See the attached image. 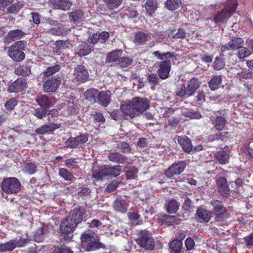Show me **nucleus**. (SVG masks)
Masks as SVG:
<instances>
[{
	"label": "nucleus",
	"instance_id": "obj_1",
	"mask_svg": "<svg viewBox=\"0 0 253 253\" xmlns=\"http://www.w3.org/2000/svg\"><path fill=\"white\" fill-rule=\"evenodd\" d=\"M149 106L146 99L135 97L128 102L122 104L121 109L125 116L133 118L141 114Z\"/></svg>",
	"mask_w": 253,
	"mask_h": 253
},
{
	"label": "nucleus",
	"instance_id": "obj_2",
	"mask_svg": "<svg viewBox=\"0 0 253 253\" xmlns=\"http://www.w3.org/2000/svg\"><path fill=\"white\" fill-rule=\"evenodd\" d=\"M135 241L141 247L152 251L155 247V242L151 233L146 230H138L136 233Z\"/></svg>",
	"mask_w": 253,
	"mask_h": 253
},
{
	"label": "nucleus",
	"instance_id": "obj_3",
	"mask_svg": "<svg viewBox=\"0 0 253 253\" xmlns=\"http://www.w3.org/2000/svg\"><path fill=\"white\" fill-rule=\"evenodd\" d=\"M26 46V42L20 41L11 45L8 49V54L14 61L20 62L25 58L23 50Z\"/></svg>",
	"mask_w": 253,
	"mask_h": 253
},
{
	"label": "nucleus",
	"instance_id": "obj_4",
	"mask_svg": "<svg viewBox=\"0 0 253 253\" xmlns=\"http://www.w3.org/2000/svg\"><path fill=\"white\" fill-rule=\"evenodd\" d=\"M199 86L198 81L193 79L190 81L186 87L184 84L179 85L176 93L181 97H188L193 94Z\"/></svg>",
	"mask_w": 253,
	"mask_h": 253
},
{
	"label": "nucleus",
	"instance_id": "obj_5",
	"mask_svg": "<svg viewBox=\"0 0 253 253\" xmlns=\"http://www.w3.org/2000/svg\"><path fill=\"white\" fill-rule=\"evenodd\" d=\"M21 183L15 177H9L4 179L2 182V189L8 194H13L18 192L20 189Z\"/></svg>",
	"mask_w": 253,
	"mask_h": 253
},
{
	"label": "nucleus",
	"instance_id": "obj_6",
	"mask_svg": "<svg viewBox=\"0 0 253 253\" xmlns=\"http://www.w3.org/2000/svg\"><path fill=\"white\" fill-rule=\"evenodd\" d=\"M228 1L229 0H227ZM232 2L231 7H226L221 12L218 13L214 18L215 23L224 22L231 16L236 10L237 7L236 0H230Z\"/></svg>",
	"mask_w": 253,
	"mask_h": 253
},
{
	"label": "nucleus",
	"instance_id": "obj_7",
	"mask_svg": "<svg viewBox=\"0 0 253 253\" xmlns=\"http://www.w3.org/2000/svg\"><path fill=\"white\" fill-rule=\"evenodd\" d=\"M211 206L213 212L216 215V220L218 221L222 220L226 212L222 203L218 200H214L211 202Z\"/></svg>",
	"mask_w": 253,
	"mask_h": 253
},
{
	"label": "nucleus",
	"instance_id": "obj_8",
	"mask_svg": "<svg viewBox=\"0 0 253 253\" xmlns=\"http://www.w3.org/2000/svg\"><path fill=\"white\" fill-rule=\"evenodd\" d=\"M171 70V64L169 60L161 61L159 64L157 73L159 77L162 80L167 79Z\"/></svg>",
	"mask_w": 253,
	"mask_h": 253
},
{
	"label": "nucleus",
	"instance_id": "obj_9",
	"mask_svg": "<svg viewBox=\"0 0 253 253\" xmlns=\"http://www.w3.org/2000/svg\"><path fill=\"white\" fill-rule=\"evenodd\" d=\"M74 76L77 81L84 83L89 77L88 70L83 65H78L75 69Z\"/></svg>",
	"mask_w": 253,
	"mask_h": 253
},
{
	"label": "nucleus",
	"instance_id": "obj_10",
	"mask_svg": "<svg viewBox=\"0 0 253 253\" xmlns=\"http://www.w3.org/2000/svg\"><path fill=\"white\" fill-rule=\"evenodd\" d=\"M186 167V164L183 161L179 162L176 164L172 165L165 172L166 175L170 178L174 175H177L181 173L184 169Z\"/></svg>",
	"mask_w": 253,
	"mask_h": 253
},
{
	"label": "nucleus",
	"instance_id": "obj_11",
	"mask_svg": "<svg viewBox=\"0 0 253 253\" xmlns=\"http://www.w3.org/2000/svg\"><path fill=\"white\" fill-rule=\"evenodd\" d=\"M27 88L26 79L21 78L17 79L12 83L8 87L10 92H19Z\"/></svg>",
	"mask_w": 253,
	"mask_h": 253
},
{
	"label": "nucleus",
	"instance_id": "obj_12",
	"mask_svg": "<svg viewBox=\"0 0 253 253\" xmlns=\"http://www.w3.org/2000/svg\"><path fill=\"white\" fill-rule=\"evenodd\" d=\"M61 83L60 78L52 77L46 81L43 84V89L46 92H54L59 87Z\"/></svg>",
	"mask_w": 253,
	"mask_h": 253
},
{
	"label": "nucleus",
	"instance_id": "obj_13",
	"mask_svg": "<svg viewBox=\"0 0 253 253\" xmlns=\"http://www.w3.org/2000/svg\"><path fill=\"white\" fill-rule=\"evenodd\" d=\"M75 222L69 219L67 217L60 223V229L62 234H68L73 232L77 227Z\"/></svg>",
	"mask_w": 253,
	"mask_h": 253
},
{
	"label": "nucleus",
	"instance_id": "obj_14",
	"mask_svg": "<svg viewBox=\"0 0 253 253\" xmlns=\"http://www.w3.org/2000/svg\"><path fill=\"white\" fill-rule=\"evenodd\" d=\"M85 213V210L83 208H78L71 211L67 217L75 222L77 225L78 224L81 222L83 219V216Z\"/></svg>",
	"mask_w": 253,
	"mask_h": 253
},
{
	"label": "nucleus",
	"instance_id": "obj_15",
	"mask_svg": "<svg viewBox=\"0 0 253 253\" xmlns=\"http://www.w3.org/2000/svg\"><path fill=\"white\" fill-rule=\"evenodd\" d=\"M218 192L223 197L229 195V188L227 184L226 179L223 177H219L216 182Z\"/></svg>",
	"mask_w": 253,
	"mask_h": 253
},
{
	"label": "nucleus",
	"instance_id": "obj_16",
	"mask_svg": "<svg viewBox=\"0 0 253 253\" xmlns=\"http://www.w3.org/2000/svg\"><path fill=\"white\" fill-rule=\"evenodd\" d=\"M153 38V35L152 34L142 32H138L135 35V40L136 42L139 44H145L147 41L153 42H154Z\"/></svg>",
	"mask_w": 253,
	"mask_h": 253
},
{
	"label": "nucleus",
	"instance_id": "obj_17",
	"mask_svg": "<svg viewBox=\"0 0 253 253\" xmlns=\"http://www.w3.org/2000/svg\"><path fill=\"white\" fill-rule=\"evenodd\" d=\"M128 202L122 197L117 198L114 203V210L121 213H125L127 211Z\"/></svg>",
	"mask_w": 253,
	"mask_h": 253
},
{
	"label": "nucleus",
	"instance_id": "obj_18",
	"mask_svg": "<svg viewBox=\"0 0 253 253\" xmlns=\"http://www.w3.org/2000/svg\"><path fill=\"white\" fill-rule=\"evenodd\" d=\"M50 3L54 8L63 10L69 9L72 5L68 0H50Z\"/></svg>",
	"mask_w": 253,
	"mask_h": 253
},
{
	"label": "nucleus",
	"instance_id": "obj_19",
	"mask_svg": "<svg viewBox=\"0 0 253 253\" xmlns=\"http://www.w3.org/2000/svg\"><path fill=\"white\" fill-rule=\"evenodd\" d=\"M60 124H52L44 125L36 129L35 132L37 134H43L49 132H52L55 129L59 128Z\"/></svg>",
	"mask_w": 253,
	"mask_h": 253
},
{
	"label": "nucleus",
	"instance_id": "obj_20",
	"mask_svg": "<svg viewBox=\"0 0 253 253\" xmlns=\"http://www.w3.org/2000/svg\"><path fill=\"white\" fill-rule=\"evenodd\" d=\"M35 100L42 108H48L53 104L52 100L45 95H37Z\"/></svg>",
	"mask_w": 253,
	"mask_h": 253
},
{
	"label": "nucleus",
	"instance_id": "obj_21",
	"mask_svg": "<svg viewBox=\"0 0 253 253\" xmlns=\"http://www.w3.org/2000/svg\"><path fill=\"white\" fill-rule=\"evenodd\" d=\"M100 92L96 89L90 88L84 93L85 98L92 103L98 102Z\"/></svg>",
	"mask_w": 253,
	"mask_h": 253
},
{
	"label": "nucleus",
	"instance_id": "obj_22",
	"mask_svg": "<svg viewBox=\"0 0 253 253\" xmlns=\"http://www.w3.org/2000/svg\"><path fill=\"white\" fill-rule=\"evenodd\" d=\"M110 161L116 164H124L126 157L119 152H112L109 153L108 156Z\"/></svg>",
	"mask_w": 253,
	"mask_h": 253
},
{
	"label": "nucleus",
	"instance_id": "obj_23",
	"mask_svg": "<svg viewBox=\"0 0 253 253\" xmlns=\"http://www.w3.org/2000/svg\"><path fill=\"white\" fill-rule=\"evenodd\" d=\"M177 140L185 152L190 153L193 151L190 140L187 137L179 136Z\"/></svg>",
	"mask_w": 253,
	"mask_h": 253
},
{
	"label": "nucleus",
	"instance_id": "obj_24",
	"mask_svg": "<svg viewBox=\"0 0 253 253\" xmlns=\"http://www.w3.org/2000/svg\"><path fill=\"white\" fill-rule=\"evenodd\" d=\"M47 232V226L45 225H41V227L37 229L35 233V241L37 242H41Z\"/></svg>",
	"mask_w": 253,
	"mask_h": 253
},
{
	"label": "nucleus",
	"instance_id": "obj_25",
	"mask_svg": "<svg viewBox=\"0 0 253 253\" xmlns=\"http://www.w3.org/2000/svg\"><path fill=\"white\" fill-rule=\"evenodd\" d=\"M196 215L198 220L201 222H208L211 217V211L204 209H198L197 211Z\"/></svg>",
	"mask_w": 253,
	"mask_h": 253
},
{
	"label": "nucleus",
	"instance_id": "obj_26",
	"mask_svg": "<svg viewBox=\"0 0 253 253\" xmlns=\"http://www.w3.org/2000/svg\"><path fill=\"white\" fill-rule=\"evenodd\" d=\"M214 157L216 160L222 165L228 163L229 159V154L223 150L217 151L214 153Z\"/></svg>",
	"mask_w": 253,
	"mask_h": 253
},
{
	"label": "nucleus",
	"instance_id": "obj_27",
	"mask_svg": "<svg viewBox=\"0 0 253 253\" xmlns=\"http://www.w3.org/2000/svg\"><path fill=\"white\" fill-rule=\"evenodd\" d=\"M105 167H94L92 169V177L98 180L102 179L106 176Z\"/></svg>",
	"mask_w": 253,
	"mask_h": 253
},
{
	"label": "nucleus",
	"instance_id": "obj_28",
	"mask_svg": "<svg viewBox=\"0 0 253 253\" xmlns=\"http://www.w3.org/2000/svg\"><path fill=\"white\" fill-rule=\"evenodd\" d=\"M158 2L156 0H147L145 3V8L147 14L151 16L157 8Z\"/></svg>",
	"mask_w": 253,
	"mask_h": 253
},
{
	"label": "nucleus",
	"instance_id": "obj_29",
	"mask_svg": "<svg viewBox=\"0 0 253 253\" xmlns=\"http://www.w3.org/2000/svg\"><path fill=\"white\" fill-rule=\"evenodd\" d=\"M105 167L106 176L116 177L120 174L121 167L119 165L113 167L105 166Z\"/></svg>",
	"mask_w": 253,
	"mask_h": 253
},
{
	"label": "nucleus",
	"instance_id": "obj_30",
	"mask_svg": "<svg viewBox=\"0 0 253 253\" xmlns=\"http://www.w3.org/2000/svg\"><path fill=\"white\" fill-rule=\"evenodd\" d=\"M31 73V67L27 64L20 65L15 69V73L19 76H26Z\"/></svg>",
	"mask_w": 253,
	"mask_h": 253
},
{
	"label": "nucleus",
	"instance_id": "obj_31",
	"mask_svg": "<svg viewBox=\"0 0 253 253\" xmlns=\"http://www.w3.org/2000/svg\"><path fill=\"white\" fill-rule=\"evenodd\" d=\"M222 77L221 76H214L209 82V86L211 90L218 89L221 83Z\"/></svg>",
	"mask_w": 253,
	"mask_h": 253
},
{
	"label": "nucleus",
	"instance_id": "obj_32",
	"mask_svg": "<svg viewBox=\"0 0 253 253\" xmlns=\"http://www.w3.org/2000/svg\"><path fill=\"white\" fill-rule=\"evenodd\" d=\"M59 175L66 181H73L76 179L72 173L65 168L59 169Z\"/></svg>",
	"mask_w": 253,
	"mask_h": 253
},
{
	"label": "nucleus",
	"instance_id": "obj_33",
	"mask_svg": "<svg viewBox=\"0 0 253 253\" xmlns=\"http://www.w3.org/2000/svg\"><path fill=\"white\" fill-rule=\"evenodd\" d=\"M122 50L121 49H117L109 53L107 55V59L109 62H115L117 64V61H118L120 57L122 55Z\"/></svg>",
	"mask_w": 253,
	"mask_h": 253
},
{
	"label": "nucleus",
	"instance_id": "obj_34",
	"mask_svg": "<svg viewBox=\"0 0 253 253\" xmlns=\"http://www.w3.org/2000/svg\"><path fill=\"white\" fill-rule=\"evenodd\" d=\"M182 242L179 240H173L169 244V248L172 253H180L182 247Z\"/></svg>",
	"mask_w": 253,
	"mask_h": 253
},
{
	"label": "nucleus",
	"instance_id": "obj_35",
	"mask_svg": "<svg viewBox=\"0 0 253 253\" xmlns=\"http://www.w3.org/2000/svg\"><path fill=\"white\" fill-rule=\"evenodd\" d=\"M70 18L75 22H79L85 18L84 14L80 9L72 11L70 13Z\"/></svg>",
	"mask_w": 253,
	"mask_h": 253
},
{
	"label": "nucleus",
	"instance_id": "obj_36",
	"mask_svg": "<svg viewBox=\"0 0 253 253\" xmlns=\"http://www.w3.org/2000/svg\"><path fill=\"white\" fill-rule=\"evenodd\" d=\"M24 33L21 30L17 29L10 31L7 34V39L14 41L23 37Z\"/></svg>",
	"mask_w": 253,
	"mask_h": 253
},
{
	"label": "nucleus",
	"instance_id": "obj_37",
	"mask_svg": "<svg viewBox=\"0 0 253 253\" xmlns=\"http://www.w3.org/2000/svg\"><path fill=\"white\" fill-rule=\"evenodd\" d=\"M97 237L90 231H86L81 235V239L83 243H88Z\"/></svg>",
	"mask_w": 253,
	"mask_h": 253
},
{
	"label": "nucleus",
	"instance_id": "obj_38",
	"mask_svg": "<svg viewBox=\"0 0 253 253\" xmlns=\"http://www.w3.org/2000/svg\"><path fill=\"white\" fill-rule=\"evenodd\" d=\"M181 4L180 0H167L165 2V6L170 10H174L178 8Z\"/></svg>",
	"mask_w": 253,
	"mask_h": 253
},
{
	"label": "nucleus",
	"instance_id": "obj_39",
	"mask_svg": "<svg viewBox=\"0 0 253 253\" xmlns=\"http://www.w3.org/2000/svg\"><path fill=\"white\" fill-rule=\"evenodd\" d=\"M57 49L55 51L57 54H59L61 53V50L63 48H68L70 47V42L68 41H57L55 43Z\"/></svg>",
	"mask_w": 253,
	"mask_h": 253
},
{
	"label": "nucleus",
	"instance_id": "obj_40",
	"mask_svg": "<svg viewBox=\"0 0 253 253\" xmlns=\"http://www.w3.org/2000/svg\"><path fill=\"white\" fill-rule=\"evenodd\" d=\"M215 128L217 130H221L226 124V120L222 117H217L213 122Z\"/></svg>",
	"mask_w": 253,
	"mask_h": 253
},
{
	"label": "nucleus",
	"instance_id": "obj_41",
	"mask_svg": "<svg viewBox=\"0 0 253 253\" xmlns=\"http://www.w3.org/2000/svg\"><path fill=\"white\" fill-rule=\"evenodd\" d=\"M233 50L238 49L244 43L243 40L241 38L235 37L229 42Z\"/></svg>",
	"mask_w": 253,
	"mask_h": 253
},
{
	"label": "nucleus",
	"instance_id": "obj_42",
	"mask_svg": "<svg viewBox=\"0 0 253 253\" xmlns=\"http://www.w3.org/2000/svg\"><path fill=\"white\" fill-rule=\"evenodd\" d=\"M92 49L86 44H82L79 47L78 54L80 56H84L90 53Z\"/></svg>",
	"mask_w": 253,
	"mask_h": 253
},
{
	"label": "nucleus",
	"instance_id": "obj_43",
	"mask_svg": "<svg viewBox=\"0 0 253 253\" xmlns=\"http://www.w3.org/2000/svg\"><path fill=\"white\" fill-rule=\"evenodd\" d=\"M80 162L77 159L69 158L65 161V166L69 169H76L79 167Z\"/></svg>",
	"mask_w": 253,
	"mask_h": 253
},
{
	"label": "nucleus",
	"instance_id": "obj_44",
	"mask_svg": "<svg viewBox=\"0 0 253 253\" xmlns=\"http://www.w3.org/2000/svg\"><path fill=\"white\" fill-rule=\"evenodd\" d=\"M167 210L169 213H174L178 210V205L174 200H170L167 204Z\"/></svg>",
	"mask_w": 253,
	"mask_h": 253
},
{
	"label": "nucleus",
	"instance_id": "obj_45",
	"mask_svg": "<svg viewBox=\"0 0 253 253\" xmlns=\"http://www.w3.org/2000/svg\"><path fill=\"white\" fill-rule=\"evenodd\" d=\"M97 102L102 106L106 107L110 103V98L109 96L104 92H100Z\"/></svg>",
	"mask_w": 253,
	"mask_h": 253
},
{
	"label": "nucleus",
	"instance_id": "obj_46",
	"mask_svg": "<svg viewBox=\"0 0 253 253\" xmlns=\"http://www.w3.org/2000/svg\"><path fill=\"white\" fill-rule=\"evenodd\" d=\"M183 116L188 117L190 119H200L202 118L201 114L199 112H191L188 110L182 111Z\"/></svg>",
	"mask_w": 253,
	"mask_h": 253
},
{
	"label": "nucleus",
	"instance_id": "obj_47",
	"mask_svg": "<svg viewBox=\"0 0 253 253\" xmlns=\"http://www.w3.org/2000/svg\"><path fill=\"white\" fill-rule=\"evenodd\" d=\"M36 166L34 164L29 163L25 165L22 170L25 173L31 175L34 174L36 172Z\"/></svg>",
	"mask_w": 253,
	"mask_h": 253
},
{
	"label": "nucleus",
	"instance_id": "obj_48",
	"mask_svg": "<svg viewBox=\"0 0 253 253\" xmlns=\"http://www.w3.org/2000/svg\"><path fill=\"white\" fill-rule=\"evenodd\" d=\"M98 237L91 241L87 244L86 250L87 251H94L100 248Z\"/></svg>",
	"mask_w": 253,
	"mask_h": 253
},
{
	"label": "nucleus",
	"instance_id": "obj_49",
	"mask_svg": "<svg viewBox=\"0 0 253 253\" xmlns=\"http://www.w3.org/2000/svg\"><path fill=\"white\" fill-rule=\"evenodd\" d=\"M251 54L252 52L251 50L242 46L238 49V56L240 59L247 57Z\"/></svg>",
	"mask_w": 253,
	"mask_h": 253
},
{
	"label": "nucleus",
	"instance_id": "obj_50",
	"mask_svg": "<svg viewBox=\"0 0 253 253\" xmlns=\"http://www.w3.org/2000/svg\"><path fill=\"white\" fill-rule=\"evenodd\" d=\"M131 63L132 59L127 57H120L118 61H117V64L123 68L127 67Z\"/></svg>",
	"mask_w": 253,
	"mask_h": 253
},
{
	"label": "nucleus",
	"instance_id": "obj_51",
	"mask_svg": "<svg viewBox=\"0 0 253 253\" xmlns=\"http://www.w3.org/2000/svg\"><path fill=\"white\" fill-rule=\"evenodd\" d=\"M23 7L20 2L15 3L7 8V12L9 13L15 14L17 13Z\"/></svg>",
	"mask_w": 253,
	"mask_h": 253
},
{
	"label": "nucleus",
	"instance_id": "obj_52",
	"mask_svg": "<svg viewBox=\"0 0 253 253\" xmlns=\"http://www.w3.org/2000/svg\"><path fill=\"white\" fill-rule=\"evenodd\" d=\"M107 7L110 9L118 7L123 1V0H104Z\"/></svg>",
	"mask_w": 253,
	"mask_h": 253
},
{
	"label": "nucleus",
	"instance_id": "obj_53",
	"mask_svg": "<svg viewBox=\"0 0 253 253\" xmlns=\"http://www.w3.org/2000/svg\"><path fill=\"white\" fill-rule=\"evenodd\" d=\"M16 247V244L10 241L3 244H1V252L11 251Z\"/></svg>",
	"mask_w": 253,
	"mask_h": 253
},
{
	"label": "nucleus",
	"instance_id": "obj_54",
	"mask_svg": "<svg viewBox=\"0 0 253 253\" xmlns=\"http://www.w3.org/2000/svg\"><path fill=\"white\" fill-rule=\"evenodd\" d=\"M147 79L152 88L154 87L158 84L159 81V79L156 74H151L148 75Z\"/></svg>",
	"mask_w": 253,
	"mask_h": 253
},
{
	"label": "nucleus",
	"instance_id": "obj_55",
	"mask_svg": "<svg viewBox=\"0 0 253 253\" xmlns=\"http://www.w3.org/2000/svg\"><path fill=\"white\" fill-rule=\"evenodd\" d=\"M225 62L221 57H216L214 62L213 68L216 70H219L224 68Z\"/></svg>",
	"mask_w": 253,
	"mask_h": 253
},
{
	"label": "nucleus",
	"instance_id": "obj_56",
	"mask_svg": "<svg viewBox=\"0 0 253 253\" xmlns=\"http://www.w3.org/2000/svg\"><path fill=\"white\" fill-rule=\"evenodd\" d=\"M66 146L68 148H78V143L77 142V138L70 137L65 142Z\"/></svg>",
	"mask_w": 253,
	"mask_h": 253
},
{
	"label": "nucleus",
	"instance_id": "obj_57",
	"mask_svg": "<svg viewBox=\"0 0 253 253\" xmlns=\"http://www.w3.org/2000/svg\"><path fill=\"white\" fill-rule=\"evenodd\" d=\"M60 70V66L56 65L47 68L44 72L43 74L45 76H50Z\"/></svg>",
	"mask_w": 253,
	"mask_h": 253
},
{
	"label": "nucleus",
	"instance_id": "obj_58",
	"mask_svg": "<svg viewBox=\"0 0 253 253\" xmlns=\"http://www.w3.org/2000/svg\"><path fill=\"white\" fill-rule=\"evenodd\" d=\"M76 138L77 142L78 143V148L82 147L88 140V135L87 134L78 135Z\"/></svg>",
	"mask_w": 253,
	"mask_h": 253
},
{
	"label": "nucleus",
	"instance_id": "obj_59",
	"mask_svg": "<svg viewBox=\"0 0 253 253\" xmlns=\"http://www.w3.org/2000/svg\"><path fill=\"white\" fill-rule=\"evenodd\" d=\"M33 114L39 119H42L46 114V111L42 108H37L33 111Z\"/></svg>",
	"mask_w": 253,
	"mask_h": 253
},
{
	"label": "nucleus",
	"instance_id": "obj_60",
	"mask_svg": "<svg viewBox=\"0 0 253 253\" xmlns=\"http://www.w3.org/2000/svg\"><path fill=\"white\" fill-rule=\"evenodd\" d=\"M17 104V101L16 99L14 98H12L6 101L5 104V107L7 110H12Z\"/></svg>",
	"mask_w": 253,
	"mask_h": 253
},
{
	"label": "nucleus",
	"instance_id": "obj_61",
	"mask_svg": "<svg viewBox=\"0 0 253 253\" xmlns=\"http://www.w3.org/2000/svg\"><path fill=\"white\" fill-rule=\"evenodd\" d=\"M54 252V253H73L70 249L64 246L56 248Z\"/></svg>",
	"mask_w": 253,
	"mask_h": 253
},
{
	"label": "nucleus",
	"instance_id": "obj_62",
	"mask_svg": "<svg viewBox=\"0 0 253 253\" xmlns=\"http://www.w3.org/2000/svg\"><path fill=\"white\" fill-rule=\"evenodd\" d=\"M47 33L54 36H61L64 33L63 30L58 27L52 28L48 31Z\"/></svg>",
	"mask_w": 253,
	"mask_h": 253
},
{
	"label": "nucleus",
	"instance_id": "obj_63",
	"mask_svg": "<svg viewBox=\"0 0 253 253\" xmlns=\"http://www.w3.org/2000/svg\"><path fill=\"white\" fill-rule=\"evenodd\" d=\"M237 75L240 79H247L252 77V74L249 71H243L238 73Z\"/></svg>",
	"mask_w": 253,
	"mask_h": 253
},
{
	"label": "nucleus",
	"instance_id": "obj_64",
	"mask_svg": "<svg viewBox=\"0 0 253 253\" xmlns=\"http://www.w3.org/2000/svg\"><path fill=\"white\" fill-rule=\"evenodd\" d=\"M118 148L124 153H127L130 151V148L126 142H122L118 144Z\"/></svg>",
	"mask_w": 253,
	"mask_h": 253
}]
</instances>
